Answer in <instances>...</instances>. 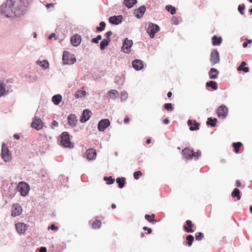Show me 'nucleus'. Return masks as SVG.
Masks as SVG:
<instances>
[{
	"instance_id": "1",
	"label": "nucleus",
	"mask_w": 252,
	"mask_h": 252,
	"mask_svg": "<svg viewBox=\"0 0 252 252\" xmlns=\"http://www.w3.org/2000/svg\"><path fill=\"white\" fill-rule=\"evenodd\" d=\"M18 8L17 6L6 1L0 6V16L4 17H12L14 14L17 15Z\"/></svg>"
},
{
	"instance_id": "14",
	"label": "nucleus",
	"mask_w": 252,
	"mask_h": 252,
	"mask_svg": "<svg viewBox=\"0 0 252 252\" xmlns=\"http://www.w3.org/2000/svg\"><path fill=\"white\" fill-rule=\"evenodd\" d=\"M31 126L37 130L41 129L43 127V123L39 118L35 117L31 123Z\"/></svg>"
},
{
	"instance_id": "19",
	"label": "nucleus",
	"mask_w": 252,
	"mask_h": 252,
	"mask_svg": "<svg viewBox=\"0 0 252 252\" xmlns=\"http://www.w3.org/2000/svg\"><path fill=\"white\" fill-rule=\"evenodd\" d=\"M22 212V209L19 204H16L13 206V210L11 212L12 216L15 217L20 215Z\"/></svg>"
},
{
	"instance_id": "57",
	"label": "nucleus",
	"mask_w": 252,
	"mask_h": 252,
	"mask_svg": "<svg viewBox=\"0 0 252 252\" xmlns=\"http://www.w3.org/2000/svg\"><path fill=\"white\" fill-rule=\"evenodd\" d=\"M47 249L46 247H42L40 248L39 252H46Z\"/></svg>"
},
{
	"instance_id": "22",
	"label": "nucleus",
	"mask_w": 252,
	"mask_h": 252,
	"mask_svg": "<svg viewBox=\"0 0 252 252\" xmlns=\"http://www.w3.org/2000/svg\"><path fill=\"white\" fill-rule=\"evenodd\" d=\"M15 227L17 231L20 234L24 233L26 230V224L23 222H19L15 224Z\"/></svg>"
},
{
	"instance_id": "33",
	"label": "nucleus",
	"mask_w": 252,
	"mask_h": 252,
	"mask_svg": "<svg viewBox=\"0 0 252 252\" xmlns=\"http://www.w3.org/2000/svg\"><path fill=\"white\" fill-rule=\"evenodd\" d=\"M116 183L118 184V187L120 189L124 187L126 184V178L125 177H118L116 180Z\"/></svg>"
},
{
	"instance_id": "38",
	"label": "nucleus",
	"mask_w": 252,
	"mask_h": 252,
	"mask_svg": "<svg viewBox=\"0 0 252 252\" xmlns=\"http://www.w3.org/2000/svg\"><path fill=\"white\" fill-rule=\"evenodd\" d=\"M87 93L84 90H78L74 94V96L76 98H81L82 96H85Z\"/></svg>"
},
{
	"instance_id": "21",
	"label": "nucleus",
	"mask_w": 252,
	"mask_h": 252,
	"mask_svg": "<svg viewBox=\"0 0 252 252\" xmlns=\"http://www.w3.org/2000/svg\"><path fill=\"white\" fill-rule=\"evenodd\" d=\"M68 125L71 127H75L76 126L77 119L75 114H70L67 117Z\"/></svg>"
},
{
	"instance_id": "51",
	"label": "nucleus",
	"mask_w": 252,
	"mask_h": 252,
	"mask_svg": "<svg viewBox=\"0 0 252 252\" xmlns=\"http://www.w3.org/2000/svg\"><path fill=\"white\" fill-rule=\"evenodd\" d=\"M238 71H243L245 73H247L249 71V68L248 67L244 66V67L238 66L237 67Z\"/></svg>"
},
{
	"instance_id": "42",
	"label": "nucleus",
	"mask_w": 252,
	"mask_h": 252,
	"mask_svg": "<svg viewBox=\"0 0 252 252\" xmlns=\"http://www.w3.org/2000/svg\"><path fill=\"white\" fill-rule=\"evenodd\" d=\"M104 180L106 182L107 185H111L115 182V179L113 178L112 176L104 177Z\"/></svg>"
},
{
	"instance_id": "44",
	"label": "nucleus",
	"mask_w": 252,
	"mask_h": 252,
	"mask_svg": "<svg viewBox=\"0 0 252 252\" xmlns=\"http://www.w3.org/2000/svg\"><path fill=\"white\" fill-rule=\"evenodd\" d=\"M101 221L98 220H96L93 222L92 226L94 229H97L101 226Z\"/></svg>"
},
{
	"instance_id": "53",
	"label": "nucleus",
	"mask_w": 252,
	"mask_h": 252,
	"mask_svg": "<svg viewBox=\"0 0 252 252\" xmlns=\"http://www.w3.org/2000/svg\"><path fill=\"white\" fill-rule=\"evenodd\" d=\"M172 23L173 24L177 25L179 24L178 19L176 17H173L172 20Z\"/></svg>"
},
{
	"instance_id": "18",
	"label": "nucleus",
	"mask_w": 252,
	"mask_h": 252,
	"mask_svg": "<svg viewBox=\"0 0 252 252\" xmlns=\"http://www.w3.org/2000/svg\"><path fill=\"white\" fill-rule=\"evenodd\" d=\"M188 125L189 126V130L190 131L197 130L199 129L200 124L195 120L189 119L188 121Z\"/></svg>"
},
{
	"instance_id": "13",
	"label": "nucleus",
	"mask_w": 252,
	"mask_h": 252,
	"mask_svg": "<svg viewBox=\"0 0 252 252\" xmlns=\"http://www.w3.org/2000/svg\"><path fill=\"white\" fill-rule=\"evenodd\" d=\"M96 156V152L94 149H89L87 150L84 158H86L88 160H94Z\"/></svg>"
},
{
	"instance_id": "10",
	"label": "nucleus",
	"mask_w": 252,
	"mask_h": 252,
	"mask_svg": "<svg viewBox=\"0 0 252 252\" xmlns=\"http://www.w3.org/2000/svg\"><path fill=\"white\" fill-rule=\"evenodd\" d=\"M210 61L212 66L220 62L219 53L217 49H213L212 51Z\"/></svg>"
},
{
	"instance_id": "56",
	"label": "nucleus",
	"mask_w": 252,
	"mask_h": 252,
	"mask_svg": "<svg viewBox=\"0 0 252 252\" xmlns=\"http://www.w3.org/2000/svg\"><path fill=\"white\" fill-rule=\"evenodd\" d=\"M112 34V32L111 31H109L106 32L105 35L106 36V38H108L109 39H110V36Z\"/></svg>"
},
{
	"instance_id": "17",
	"label": "nucleus",
	"mask_w": 252,
	"mask_h": 252,
	"mask_svg": "<svg viewBox=\"0 0 252 252\" xmlns=\"http://www.w3.org/2000/svg\"><path fill=\"white\" fill-rule=\"evenodd\" d=\"M145 11L146 7L143 5L137 9H135L134 11V14L137 19H140L143 17Z\"/></svg>"
},
{
	"instance_id": "27",
	"label": "nucleus",
	"mask_w": 252,
	"mask_h": 252,
	"mask_svg": "<svg viewBox=\"0 0 252 252\" xmlns=\"http://www.w3.org/2000/svg\"><path fill=\"white\" fill-rule=\"evenodd\" d=\"M119 95L118 92L116 90H111L107 94V97L112 99L116 98Z\"/></svg>"
},
{
	"instance_id": "24",
	"label": "nucleus",
	"mask_w": 252,
	"mask_h": 252,
	"mask_svg": "<svg viewBox=\"0 0 252 252\" xmlns=\"http://www.w3.org/2000/svg\"><path fill=\"white\" fill-rule=\"evenodd\" d=\"M193 227V224L190 220H187L186 221V225L184 226V230L186 232L192 233L193 230L191 228Z\"/></svg>"
},
{
	"instance_id": "41",
	"label": "nucleus",
	"mask_w": 252,
	"mask_h": 252,
	"mask_svg": "<svg viewBox=\"0 0 252 252\" xmlns=\"http://www.w3.org/2000/svg\"><path fill=\"white\" fill-rule=\"evenodd\" d=\"M165 9L169 12L171 14L174 15L176 13V9L174 6H172L171 5H167L165 6Z\"/></svg>"
},
{
	"instance_id": "32",
	"label": "nucleus",
	"mask_w": 252,
	"mask_h": 252,
	"mask_svg": "<svg viewBox=\"0 0 252 252\" xmlns=\"http://www.w3.org/2000/svg\"><path fill=\"white\" fill-rule=\"evenodd\" d=\"M62 100V96L60 94L54 95L52 98V101L55 105H59Z\"/></svg>"
},
{
	"instance_id": "46",
	"label": "nucleus",
	"mask_w": 252,
	"mask_h": 252,
	"mask_svg": "<svg viewBox=\"0 0 252 252\" xmlns=\"http://www.w3.org/2000/svg\"><path fill=\"white\" fill-rule=\"evenodd\" d=\"M195 236L196 240L200 241L204 237V234L201 232H199L198 233H196Z\"/></svg>"
},
{
	"instance_id": "48",
	"label": "nucleus",
	"mask_w": 252,
	"mask_h": 252,
	"mask_svg": "<svg viewBox=\"0 0 252 252\" xmlns=\"http://www.w3.org/2000/svg\"><path fill=\"white\" fill-rule=\"evenodd\" d=\"M142 175V173L141 171H135L133 173V177L135 179L138 180L139 179L140 177Z\"/></svg>"
},
{
	"instance_id": "43",
	"label": "nucleus",
	"mask_w": 252,
	"mask_h": 252,
	"mask_svg": "<svg viewBox=\"0 0 252 252\" xmlns=\"http://www.w3.org/2000/svg\"><path fill=\"white\" fill-rule=\"evenodd\" d=\"M106 26L105 23L103 21L100 22L99 26L96 27V30L98 32H102L105 30Z\"/></svg>"
},
{
	"instance_id": "5",
	"label": "nucleus",
	"mask_w": 252,
	"mask_h": 252,
	"mask_svg": "<svg viewBox=\"0 0 252 252\" xmlns=\"http://www.w3.org/2000/svg\"><path fill=\"white\" fill-rule=\"evenodd\" d=\"M159 30V27L158 25L152 23H149L147 32L150 37L151 38H154L155 36V34Z\"/></svg>"
},
{
	"instance_id": "15",
	"label": "nucleus",
	"mask_w": 252,
	"mask_h": 252,
	"mask_svg": "<svg viewBox=\"0 0 252 252\" xmlns=\"http://www.w3.org/2000/svg\"><path fill=\"white\" fill-rule=\"evenodd\" d=\"M92 115L91 111L89 109H85L80 119V121L81 123H84L88 121L91 118Z\"/></svg>"
},
{
	"instance_id": "25",
	"label": "nucleus",
	"mask_w": 252,
	"mask_h": 252,
	"mask_svg": "<svg viewBox=\"0 0 252 252\" xmlns=\"http://www.w3.org/2000/svg\"><path fill=\"white\" fill-rule=\"evenodd\" d=\"M219 71L215 68H211L209 71V78L211 79H216L218 78Z\"/></svg>"
},
{
	"instance_id": "45",
	"label": "nucleus",
	"mask_w": 252,
	"mask_h": 252,
	"mask_svg": "<svg viewBox=\"0 0 252 252\" xmlns=\"http://www.w3.org/2000/svg\"><path fill=\"white\" fill-rule=\"evenodd\" d=\"M201 155V152L200 151H198L197 152H195L193 151H192V154L191 155V159L193 157L195 158V159L197 160L199 158Z\"/></svg>"
},
{
	"instance_id": "36",
	"label": "nucleus",
	"mask_w": 252,
	"mask_h": 252,
	"mask_svg": "<svg viewBox=\"0 0 252 252\" xmlns=\"http://www.w3.org/2000/svg\"><path fill=\"white\" fill-rule=\"evenodd\" d=\"M186 244L190 247L192 245L194 241V237L191 234L188 235L186 237Z\"/></svg>"
},
{
	"instance_id": "30",
	"label": "nucleus",
	"mask_w": 252,
	"mask_h": 252,
	"mask_svg": "<svg viewBox=\"0 0 252 252\" xmlns=\"http://www.w3.org/2000/svg\"><path fill=\"white\" fill-rule=\"evenodd\" d=\"M36 63L44 69L48 68L49 66V63L46 60H44L42 61L38 60L36 61Z\"/></svg>"
},
{
	"instance_id": "16",
	"label": "nucleus",
	"mask_w": 252,
	"mask_h": 252,
	"mask_svg": "<svg viewBox=\"0 0 252 252\" xmlns=\"http://www.w3.org/2000/svg\"><path fill=\"white\" fill-rule=\"evenodd\" d=\"M132 65L135 70H140L144 67L143 62L139 59H135L132 62Z\"/></svg>"
},
{
	"instance_id": "40",
	"label": "nucleus",
	"mask_w": 252,
	"mask_h": 252,
	"mask_svg": "<svg viewBox=\"0 0 252 252\" xmlns=\"http://www.w3.org/2000/svg\"><path fill=\"white\" fill-rule=\"evenodd\" d=\"M242 145V144L240 142H233L232 143V146L234 148V151L236 153H238L239 150Z\"/></svg>"
},
{
	"instance_id": "52",
	"label": "nucleus",
	"mask_w": 252,
	"mask_h": 252,
	"mask_svg": "<svg viewBox=\"0 0 252 252\" xmlns=\"http://www.w3.org/2000/svg\"><path fill=\"white\" fill-rule=\"evenodd\" d=\"M58 228V227L56 226L54 224H52L48 227V229H50L52 230H57Z\"/></svg>"
},
{
	"instance_id": "34",
	"label": "nucleus",
	"mask_w": 252,
	"mask_h": 252,
	"mask_svg": "<svg viewBox=\"0 0 252 252\" xmlns=\"http://www.w3.org/2000/svg\"><path fill=\"white\" fill-rule=\"evenodd\" d=\"M217 123V118H212L211 117H209L207 119L206 124L207 125L210 126L212 127H214L216 126Z\"/></svg>"
},
{
	"instance_id": "35",
	"label": "nucleus",
	"mask_w": 252,
	"mask_h": 252,
	"mask_svg": "<svg viewBox=\"0 0 252 252\" xmlns=\"http://www.w3.org/2000/svg\"><path fill=\"white\" fill-rule=\"evenodd\" d=\"M207 87L211 88L214 90H217L218 89L217 83L215 81H210L207 82L206 84Z\"/></svg>"
},
{
	"instance_id": "23",
	"label": "nucleus",
	"mask_w": 252,
	"mask_h": 252,
	"mask_svg": "<svg viewBox=\"0 0 252 252\" xmlns=\"http://www.w3.org/2000/svg\"><path fill=\"white\" fill-rule=\"evenodd\" d=\"M192 150H190L188 148H185L182 151V154L183 157L188 159H191V155L192 154Z\"/></svg>"
},
{
	"instance_id": "62",
	"label": "nucleus",
	"mask_w": 252,
	"mask_h": 252,
	"mask_svg": "<svg viewBox=\"0 0 252 252\" xmlns=\"http://www.w3.org/2000/svg\"><path fill=\"white\" fill-rule=\"evenodd\" d=\"M163 123L165 124H168L169 123V121L168 120V119L167 118H165L163 120Z\"/></svg>"
},
{
	"instance_id": "58",
	"label": "nucleus",
	"mask_w": 252,
	"mask_h": 252,
	"mask_svg": "<svg viewBox=\"0 0 252 252\" xmlns=\"http://www.w3.org/2000/svg\"><path fill=\"white\" fill-rule=\"evenodd\" d=\"M92 41L95 44H97L99 42V40L96 38V37H94L92 39Z\"/></svg>"
},
{
	"instance_id": "12",
	"label": "nucleus",
	"mask_w": 252,
	"mask_h": 252,
	"mask_svg": "<svg viewBox=\"0 0 252 252\" xmlns=\"http://www.w3.org/2000/svg\"><path fill=\"white\" fill-rule=\"evenodd\" d=\"M123 19L122 15H114L109 17V22L112 25H118L123 22Z\"/></svg>"
},
{
	"instance_id": "47",
	"label": "nucleus",
	"mask_w": 252,
	"mask_h": 252,
	"mask_svg": "<svg viewBox=\"0 0 252 252\" xmlns=\"http://www.w3.org/2000/svg\"><path fill=\"white\" fill-rule=\"evenodd\" d=\"M128 96V94L126 91H123L121 93V101L126 100Z\"/></svg>"
},
{
	"instance_id": "60",
	"label": "nucleus",
	"mask_w": 252,
	"mask_h": 252,
	"mask_svg": "<svg viewBox=\"0 0 252 252\" xmlns=\"http://www.w3.org/2000/svg\"><path fill=\"white\" fill-rule=\"evenodd\" d=\"M129 122V118L128 117H126L124 120V122L125 124H127Z\"/></svg>"
},
{
	"instance_id": "63",
	"label": "nucleus",
	"mask_w": 252,
	"mask_h": 252,
	"mask_svg": "<svg viewBox=\"0 0 252 252\" xmlns=\"http://www.w3.org/2000/svg\"><path fill=\"white\" fill-rule=\"evenodd\" d=\"M13 136L14 138L17 140L20 139V136L18 134H14Z\"/></svg>"
},
{
	"instance_id": "3",
	"label": "nucleus",
	"mask_w": 252,
	"mask_h": 252,
	"mask_svg": "<svg viewBox=\"0 0 252 252\" xmlns=\"http://www.w3.org/2000/svg\"><path fill=\"white\" fill-rule=\"evenodd\" d=\"M76 61V59L74 55L67 51L63 52V62L64 64H72Z\"/></svg>"
},
{
	"instance_id": "29",
	"label": "nucleus",
	"mask_w": 252,
	"mask_h": 252,
	"mask_svg": "<svg viewBox=\"0 0 252 252\" xmlns=\"http://www.w3.org/2000/svg\"><path fill=\"white\" fill-rule=\"evenodd\" d=\"M111 39L108 38H104L100 43V49L101 50H104L106 47L109 45Z\"/></svg>"
},
{
	"instance_id": "55",
	"label": "nucleus",
	"mask_w": 252,
	"mask_h": 252,
	"mask_svg": "<svg viewBox=\"0 0 252 252\" xmlns=\"http://www.w3.org/2000/svg\"><path fill=\"white\" fill-rule=\"evenodd\" d=\"M58 123L56 121L54 120L52 121L51 126L53 128L54 127L58 126Z\"/></svg>"
},
{
	"instance_id": "31",
	"label": "nucleus",
	"mask_w": 252,
	"mask_h": 252,
	"mask_svg": "<svg viewBox=\"0 0 252 252\" xmlns=\"http://www.w3.org/2000/svg\"><path fill=\"white\" fill-rule=\"evenodd\" d=\"M137 0H124V3L126 6L129 9L131 8L137 3Z\"/></svg>"
},
{
	"instance_id": "9",
	"label": "nucleus",
	"mask_w": 252,
	"mask_h": 252,
	"mask_svg": "<svg viewBox=\"0 0 252 252\" xmlns=\"http://www.w3.org/2000/svg\"><path fill=\"white\" fill-rule=\"evenodd\" d=\"M228 108L223 104L220 106L217 109V115L219 118L225 119L228 115Z\"/></svg>"
},
{
	"instance_id": "8",
	"label": "nucleus",
	"mask_w": 252,
	"mask_h": 252,
	"mask_svg": "<svg viewBox=\"0 0 252 252\" xmlns=\"http://www.w3.org/2000/svg\"><path fill=\"white\" fill-rule=\"evenodd\" d=\"M132 45V40L126 38L121 47V51L126 54H129L130 52L131 47Z\"/></svg>"
},
{
	"instance_id": "2",
	"label": "nucleus",
	"mask_w": 252,
	"mask_h": 252,
	"mask_svg": "<svg viewBox=\"0 0 252 252\" xmlns=\"http://www.w3.org/2000/svg\"><path fill=\"white\" fill-rule=\"evenodd\" d=\"M8 3H11L15 5L16 4L18 8L17 14L19 16L25 14L29 8V3L27 0H7Z\"/></svg>"
},
{
	"instance_id": "61",
	"label": "nucleus",
	"mask_w": 252,
	"mask_h": 252,
	"mask_svg": "<svg viewBox=\"0 0 252 252\" xmlns=\"http://www.w3.org/2000/svg\"><path fill=\"white\" fill-rule=\"evenodd\" d=\"M54 4L53 3H49L46 4V7L47 8H49L51 6H54Z\"/></svg>"
},
{
	"instance_id": "49",
	"label": "nucleus",
	"mask_w": 252,
	"mask_h": 252,
	"mask_svg": "<svg viewBox=\"0 0 252 252\" xmlns=\"http://www.w3.org/2000/svg\"><path fill=\"white\" fill-rule=\"evenodd\" d=\"M164 107L165 109L167 111H172L173 110V108L172 107V105L170 103H167L164 105Z\"/></svg>"
},
{
	"instance_id": "28",
	"label": "nucleus",
	"mask_w": 252,
	"mask_h": 252,
	"mask_svg": "<svg viewBox=\"0 0 252 252\" xmlns=\"http://www.w3.org/2000/svg\"><path fill=\"white\" fill-rule=\"evenodd\" d=\"M212 44L214 46L219 45L222 43V39L221 36L214 35L212 37Z\"/></svg>"
},
{
	"instance_id": "6",
	"label": "nucleus",
	"mask_w": 252,
	"mask_h": 252,
	"mask_svg": "<svg viewBox=\"0 0 252 252\" xmlns=\"http://www.w3.org/2000/svg\"><path fill=\"white\" fill-rule=\"evenodd\" d=\"M17 188L21 195L24 197L28 194L30 189L29 184L24 182H20L18 184Z\"/></svg>"
},
{
	"instance_id": "50",
	"label": "nucleus",
	"mask_w": 252,
	"mask_h": 252,
	"mask_svg": "<svg viewBox=\"0 0 252 252\" xmlns=\"http://www.w3.org/2000/svg\"><path fill=\"white\" fill-rule=\"evenodd\" d=\"M245 5L244 4H243L242 5H239L238 7V10L240 12V13L241 15H244V9H245Z\"/></svg>"
},
{
	"instance_id": "64",
	"label": "nucleus",
	"mask_w": 252,
	"mask_h": 252,
	"mask_svg": "<svg viewBox=\"0 0 252 252\" xmlns=\"http://www.w3.org/2000/svg\"><path fill=\"white\" fill-rule=\"evenodd\" d=\"M246 65V63L245 62H241L240 65L239 66L244 67Z\"/></svg>"
},
{
	"instance_id": "20",
	"label": "nucleus",
	"mask_w": 252,
	"mask_h": 252,
	"mask_svg": "<svg viewBox=\"0 0 252 252\" xmlns=\"http://www.w3.org/2000/svg\"><path fill=\"white\" fill-rule=\"evenodd\" d=\"M81 41V38L78 34L73 35L70 39L71 43L73 46H78L80 44Z\"/></svg>"
},
{
	"instance_id": "39",
	"label": "nucleus",
	"mask_w": 252,
	"mask_h": 252,
	"mask_svg": "<svg viewBox=\"0 0 252 252\" xmlns=\"http://www.w3.org/2000/svg\"><path fill=\"white\" fill-rule=\"evenodd\" d=\"M155 218V215L154 214H152L151 215H149L148 214L145 215V219L151 223L157 222V221L154 219Z\"/></svg>"
},
{
	"instance_id": "7",
	"label": "nucleus",
	"mask_w": 252,
	"mask_h": 252,
	"mask_svg": "<svg viewBox=\"0 0 252 252\" xmlns=\"http://www.w3.org/2000/svg\"><path fill=\"white\" fill-rule=\"evenodd\" d=\"M1 157L5 162H9L11 159V153L3 143L2 144Z\"/></svg>"
},
{
	"instance_id": "59",
	"label": "nucleus",
	"mask_w": 252,
	"mask_h": 252,
	"mask_svg": "<svg viewBox=\"0 0 252 252\" xmlns=\"http://www.w3.org/2000/svg\"><path fill=\"white\" fill-rule=\"evenodd\" d=\"M241 186V182L239 180H236V186L237 187H240Z\"/></svg>"
},
{
	"instance_id": "26",
	"label": "nucleus",
	"mask_w": 252,
	"mask_h": 252,
	"mask_svg": "<svg viewBox=\"0 0 252 252\" xmlns=\"http://www.w3.org/2000/svg\"><path fill=\"white\" fill-rule=\"evenodd\" d=\"M6 89H8V86H6V83L4 81H1L0 80V97H1L6 92H8V90H6Z\"/></svg>"
},
{
	"instance_id": "11",
	"label": "nucleus",
	"mask_w": 252,
	"mask_h": 252,
	"mask_svg": "<svg viewBox=\"0 0 252 252\" xmlns=\"http://www.w3.org/2000/svg\"><path fill=\"white\" fill-rule=\"evenodd\" d=\"M110 125L109 120L107 119L101 120L98 123L97 128L100 131H104Z\"/></svg>"
},
{
	"instance_id": "37",
	"label": "nucleus",
	"mask_w": 252,
	"mask_h": 252,
	"mask_svg": "<svg viewBox=\"0 0 252 252\" xmlns=\"http://www.w3.org/2000/svg\"><path fill=\"white\" fill-rule=\"evenodd\" d=\"M240 191L238 188H235L231 192V196L232 197H236L239 200L241 199Z\"/></svg>"
},
{
	"instance_id": "54",
	"label": "nucleus",
	"mask_w": 252,
	"mask_h": 252,
	"mask_svg": "<svg viewBox=\"0 0 252 252\" xmlns=\"http://www.w3.org/2000/svg\"><path fill=\"white\" fill-rule=\"evenodd\" d=\"M143 230L148 231L147 234H150L152 233V230L151 228H148L147 226H144L143 227Z\"/></svg>"
},
{
	"instance_id": "4",
	"label": "nucleus",
	"mask_w": 252,
	"mask_h": 252,
	"mask_svg": "<svg viewBox=\"0 0 252 252\" xmlns=\"http://www.w3.org/2000/svg\"><path fill=\"white\" fill-rule=\"evenodd\" d=\"M61 143L66 148H73V145L70 142V135L67 131L63 132L61 136Z\"/></svg>"
}]
</instances>
